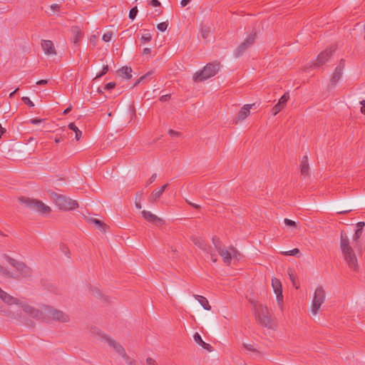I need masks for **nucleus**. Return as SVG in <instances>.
<instances>
[{"label":"nucleus","mask_w":365,"mask_h":365,"mask_svg":"<svg viewBox=\"0 0 365 365\" xmlns=\"http://www.w3.org/2000/svg\"><path fill=\"white\" fill-rule=\"evenodd\" d=\"M340 248L349 267L353 271L358 272L359 264L356 254L350 245V240L346 232L344 230L341 231L340 234Z\"/></svg>","instance_id":"f257e3e1"},{"label":"nucleus","mask_w":365,"mask_h":365,"mask_svg":"<svg viewBox=\"0 0 365 365\" xmlns=\"http://www.w3.org/2000/svg\"><path fill=\"white\" fill-rule=\"evenodd\" d=\"M4 258L19 272V274H17L19 278L20 277L21 278H29L31 277L33 270L24 262L17 261L7 255H4Z\"/></svg>","instance_id":"f03ea898"},{"label":"nucleus","mask_w":365,"mask_h":365,"mask_svg":"<svg viewBox=\"0 0 365 365\" xmlns=\"http://www.w3.org/2000/svg\"><path fill=\"white\" fill-rule=\"evenodd\" d=\"M218 63H207L202 70L195 73L193 80L195 82H201L214 76L219 71Z\"/></svg>","instance_id":"7ed1b4c3"},{"label":"nucleus","mask_w":365,"mask_h":365,"mask_svg":"<svg viewBox=\"0 0 365 365\" xmlns=\"http://www.w3.org/2000/svg\"><path fill=\"white\" fill-rule=\"evenodd\" d=\"M19 201L24 204L27 207L38 211L41 214H48L51 209L50 207L46 205L42 201L31 199L26 197H21Z\"/></svg>","instance_id":"20e7f679"},{"label":"nucleus","mask_w":365,"mask_h":365,"mask_svg":"<svg viewBox=\"0 0 365 365\" xmlns=\"http://www.w3.org/2000/svg\"><path fill=\"white\" fill-rule=\"evenodd\" d=\"M256 318L260 324L268 329L272 328V322L268 309L262 304L255 308Z\"/></svg>","instance_id":"39448f33"},{"label":"nucleus","mask_w":365,"mask_h":365,"mask_svg":"<svg viewBox=\"0 0 365 365\" xmlns=\"http://www.w3.org/2000/svg\"><path fill=\"white\" fill-rule=\"evenodd\" d=\"M56 205L61 209L64 210H75L78 207L76 200H72L68 197L63 195H56Z\"/></svg>","instance_id":"423d86ee"},{"label":"nucleus","mask_w":365,"mask_h":365,"mask_svg":"<svg viewBox=\"0 0 365 365\" xmlns=\"http://www.w3.org/2000/svg\"><path fill=\"white\" fill-rule=\"evenodd\" d=\"M326 297L325 291L322 287H318L315 289L312 304V313L317 314L322 304L324 302Z\"/></svg>","instance_id":"0eeeda50"},{"label":"nucleus","mask_w":365,"mask_h":365,"mask_svg":"<svg viewBox=\"0 0 365 365\" xmlns=\"http://www.w3.org/2000/svg\"><path fill=\"white\" fill-rule=\"evenodd\" d=\"M256 32H252L235 50L234 55L236 58L240 56L249 47L254 44L256 38Z\"/></svg>","instance_id":"6e6552de"},{"label":"nucleus","mask_w":365,"mask_h":365,"mask_svg":"<svg viewBox=\"0 0 365 365\" xmlns=\"http://www.w3.org/2000/svg\"><path fill=\"white\" fill-rule=\"evenodd\" d=\"M335 51V46H330L329 48L325 49L324 51L321 52L317 56L315 65L317 66H320L324 64L327 61H328Z\"/></svg>","instance_id":"1a4fd4ad"},{"label":"nucleus","mask_w":365,"mask_h":365,"mask_svg":"<svg viewBox=\"0 0 365 365\" xmlns=\"http://www.w3.org/2000/svg\"><path fill=\"white\" fill-rule=\"evenodd\" d=\"M48 314L49 316L56 321L60 322H68L70 320V318L68 314H65L61 310L53 309L52 307H50L48 309Z\"/></svg>","instance_id":"9d476101"},{"label":"nucleus","mask_w":365,"mask_h":365,"mask_svg":"<svg viewBox=\"0 0 365 365\" xmlns=\"http://www.w3.org/2000/svg\"><path fill=\"white\" fill-rule=\"evenodd\" d=\"M219 255L222 257L223 262L227 264L230 265L231 264L232 257L234 255L237 253V251L235 248L230 246L229 250H225L222 248L219 251H217Z\"/></svg>","instance_id":"9b49d317"},{"label":"nucleus","mask_w":365,"mask_h":365,"mask_svg":"<svg viewBox=\"0 0 365 365\" xmlns=\"http://www.w3.org/2000/svg\"><path fill=\"white\" fill-rule=\"evenodd\" d=\"M143 217L148 222L153 223L158 227H161L164 225V220L157 215L151 213L150 211L143 210L142 211Z\"/></svg>","instance_id":"f8f14e48"},{"label":"nucleus","mask_w":365,"mask_h":365,"mask_svg":"<svg viewBox=\"0 0 365 365\" xmlns=\"http://www.w3.org/2000/svg\"><path fill=\"white\" fill-rule=\"evenodd\" d=\"M272 286L277 295V302L280 304L283 300L282 283L279 279L274 277L272 279Z\"/></svg>","instance_id":"ddd939ff"},{"label":"nucleus","mask_w":365,"mask_h":365,"mask_svg":"<svg viewBox=\"0 0 365 365\" xmlns=\"http://www.w3.org/2000/svg\"><path fill=\"white\" fill-rule=\"evenodd\" d=\"M289 98V94L286 92L279 100V102L273 107L272 112L274 115L279 113L286 106Z\"/></svg>","instance_id":"4468645a"},{"label":"nucleus","mask_w":365,"mask_h":365,"mask_svg":"<svg viewBox=\"0 0 365 365\" xmlns=\"http://www.w3.org/2000/svg\"><path fill=\"white\" fill-rule=\"evenodd\" d=\"M104 339L106 340L108 345L112 346L118 354L122 356V357L124 359H125L126 356H128L124 348L119 343L116 342L115 341L109 338L108 336H104Z\"/></svg>","instance_id":"2eb2a0df"},{"label":"nucleus","mask_w":365,"mask_h":365,"mask_svg":"<svg viewBox=\"0 0 365 365\" xmlns=\"http://www.w3.org/2000/svg\"><path fill=\"white\" fill-rule=\"evenodd\" d=\"M168 187V184H165L161 187L154 190L148 197V202L150 203L157 202Z\"/></svg>","instance_id":"dca6fc26"},{"label":"nucleus","mask_w":365,"mask_h":365,"mask_svg":"<svg viewBox=\"0 0 365 365\" xmlns=\"http://www.w3.org/2000/svg\"><path fill=\"white\" fill-rule=\"evenodd\" d=\"M18 305H19L21 307L22 310L25 313L29 314L31 317L34 318L38 317L41 315V313L39 312L38 310L34 309V307L26 303L19 301V304H18Z\"/></svg>","instance_id":"f3484780"},{"label":"nucleus","mask_w":365,"mask_h":365,"mask_svg":"<svg viewBox=\"0 0 365 365\" xmlns=\"http://www.w3.org/2000/svg\"><path fill=\"white\" fill-rule=\"evenodd\" d=\"M41 48L46 55H56V51L53 43L50 40H42Z\"/></svg>","instance_id":"a211bd4d"},{"label":"nucleus","mask_w":365,"mask_h":365,"mask_svg":"<svg viewBox=\"0 0 365 365\" xmlns=\"http://www.w3.org/2000/svg\"><path fill=\"white\" fill-rule=\"evenodd\" d=\"M0 299L6 304L9 305L12 304H19V299L16 297H14L6 293L5 291L1 289L0 290Z\"/></svg>","instance_id":"6ab92c4d"},{"label":"nucleus","mask_w":365,"mask_h":365,"mask_svg":"<svg viewBox=\"0 0 365 365\" xmlns=\"http://www.w3.org/2000/svg\"><path fill=\"white\" fill-rule=\"evenodd\" d=\"M252 106V105L251 104H246L242 107L238 113L237 117L236 118L235 123L245 119L250 115Z\"/></svg>","instance_id":"aec40b11"},{"label":"nucleus","mask_w":365,"mask_h":365,"mask_svg":"<svg viewBox=\"0 0 365 365\" xmlns=\"http://www.w3.org/2000/svg\"><path fill=\"white\" fill-rule=\"evenodd\" d=\"M343 70L344 65H339L336 67L330 80L332 86H335L338 83L342 76Z\"/></svg>","instance_id":"412c9836"},{"label":"nucleus","mask_w":365,"mask_h":365,"mask_svg":"<svg viewBox=\"0 0 365 365\" xmlns=\"http://www.w3.org/2000/svg\"><path fill=\"white\" fill-rule=\"evenodd\" d=\"M300 173L304 177L308 176L309 174V165L308 163V156L304 155L300 162Z\"/></svg>","instance_id":"4be33fe9"},{"label":"nucleus","mask_w":365,"mask_h":365,"mask_svg":"<svg viewBox=\"0 0 365 365\" xmlns=\"http://www.w3.org/2000/svg\"><path fill=\"white\" fill-rule=\"evenodd\" d=\"M71 34H73V43L78 45V41L83 36V32L79 26H73L71 27Z\"/></svg>","instance_id":"5701e85b"},{"label":"nucleus","mask_w":365,"mask_h":365,"mask_svg":"<svg viewBox=\"0 0 365 365\" xmlns=\"http://www.w3.org/2000/svg\"><path fill=\"white\" fill-rule=\"evenodd\" d=\"M88 222L96 227H98L101 232H105L107 225L102 221L96 219L91 217L88 219Z\"/></svg>","instance_id":"b1692460"},{"label":"nucleus","mask_w":365,"mask_h":365,"mask_svg":"<svg viewBox=\"0 0 365 365\" xmlns=\"http://www.w3.org/2000/svg\"><path fill=\"white\" fill-rule=\"evenodd\" d=\"M194 339L195 341L199 344L201 346H202L204 349L208 350V351H211L212 350V346L210 344H207L205 343L201 336L197 333L196 332L195 334H194Z\"/></svg>","instance_id":"393cba45"},{"label":"nucleus","mask_w":365,"mask_h":365,"mask_svg":"<svg viewBox=\"0 0 365 365\" xmlns=\"http://www.w3.org/2000/svg\"><path fill=\"white\" fill-rule=\"evenodd\" d=\"M193 297L196 299L202 307L206 310H210L211 306L209 304L208 300L202 296L194 294Z\"/></svg>","instance_id":"a878e982"},{"label":"nucleus","mask_w":365,"mask_h":365,"mask_svg":"<svg viewBox=\"0 0 365 365\" xmlns=\"http://www.w3.org/2000/svg\"><path fill=\"white\" fill-rule=\"evenodd\" d=\"M191 240L200 249L204 251H207L206 244L205 243V241L202 239L198 237H192Z\"/></svg>","instance_id":"bb28decb"},{"label":"nucleus","mask_w":365,"mask_h":365,"mask_svg":"<svg viewBox=\"0 0 365 365\" xmlns=\"http://www.w3.org/2000/svg\"><path fill=\"white\" fill-rule=\"evenodd\" d=\"M120 75L123 77H125L128 79H130L132 77V68L128 66H123L119 71Z\"/></svg>","instance_id":"cd10ccee"},{"label":"nucleus","mask_w":365,"mask_h":365,"mask_svg":"<svg viewBox=\"0 0 365 365\" xmlns=\"http://www.w3.org/2000/svg\"><path fill=\"white\" fill-rule=\"evenodd\" d=\"M68 127L70 130H72L76 133L75 138L76 140H79L81 138L82 132L77 128L76 124L74 123H71L68 124Z\"/></svg>","instance_id":"c85d7f7f"},{"label":"nucleus","mask_w":365,"mask_h":365,"mask_svg":"<svg viewBox=\"0 0 365 365\" xmlns=\"http://www.w3.org/2000/svg\"><path fill=\"white\" fill-rule=\"evenodd\" d=\"M0 273L5 278H12V279H19V276L18 275H15L14 274H13L12 272L9 271L7 269H6L4 267H2V269H1Z\"/></svg>","instance_id":"c756f323"},{"label":"nucleus","mask_w":365,"mask_h":365,"mask_svg":"<svg viewBox=\"0 0 365 365\" xmlns=\"http://www.w3.org/2000/svg\"><path fill=\"white\" fill-rule=\"evenodd\" d=\"M0 273L5 278H12V279H19V276L18 275H15L14 274H13L12 272L9 271L7 269H6L4 267H2V269H1Z\"/></svg>","instance_id":"7c9ffc66"},{"label":"nucleus","mask_w":365,"mask_h":365,"mask_svg":"<svg viewBox=\"0 0 365 365\" xmlns=\"http://www.w3.org/2000/svg\"><path fill=\"white\" fill-rule=\"evenodd\" d=\"M153 74V71H148L147 73L142 76L141 77H140L138 79V81L135 83L134 86H136L138 84H139L141 82H143L145 81H148L151 78Z\"/></svg>","instance_id":"2f4dec72"},{"label":"nucleus","mask_w":365,"mask_h":365,"mask_svg":"<svg viewBox=\"0 0 365 365\" xmlns=\"http://www.w3.org/2000/svg\"><path fill=\"white\" fill-rule=\"evenodd\" d=\"M212 243H213L215 248L216 249L217 251H219L220 250H221L222 248V242L219 237H217L216 236L213 237H212Z\"/></svg>","instance_id":"473e14b6"},{"label":"nucleus","mask_w":365,"mask_h":365,"mask_svg":"<svg viewBox=\"0 0 365 365\" xmlns=\"http://www.w3.org/2000/svg\"><path fill=\"white\" fill-rule=\"evenodd\" d=\"M210 33V28L209 26H202L201 29V35L203 38H207Z\"/></svg>","instance_id":"72a5a7b5"},{"label":"nucleus","mask_w":365,"mask_h":365,"mask_svg":"<svg viewBox=\"0 0 365 365\" xmlns=\"http://www.w3.org/2000/svg\"><path fill=\"white\" fill-rule=\"evenodd\" d=\"M300 252H299V250L297 249V248H294L290 251H287V252H282V255H287V256H294V255H297V254H299Z\"/></svg>","instance_id":"f704fd0d"},{"label":"nucleus","mask_w":365,"mask_h":365,"mask_svg":"<svg viewBox=\"0 0 365 365\" xmlns=\"http://www.w3.org/2000/svg\"><path fill=\"white\" fill-rule=\"evenodd\" d=\"M138 11V10L137 6L132 8L129 11V19H130L131 20L135 19V18L137 16Z\"/></svg>","instance_id":"c9c22d12"},{"label":"nucleus","mask_w":365,"mask_h":365,"mask_svg":"<svg viewBox=\"0 0 365 365\" xmlns=\"http://www.w3.org/2000/svg\"><path fill=\"white\" fill-rule=\"evenodd\" d=\"M362 233H363V231L356 230L355 233L353 236V241L355 242L356 244L358 243V241H359V238L361 237Z\"/></svg>","instance_id":"e433bc0d"},{"label":"nucleus","mask_w":365,"mask_h":365,"mask_svg":"<svg viewBox=\"0 0 365 365\" xmlns=\"http://www.w3.org/2000/svg\"><path fill=\"white\" fill-rule=\"evenodd\" d=\"M151 36L150 34H145V35H143L140 38V42L142 43H145L147 42H149L151 41Z\"/></svg>","instance_id":"4c0bfd02"},{"label":"nucleus","mask_w":365,"mask_h":365,"mask_svg":"<svg viewBox=\"0 0 365 365\" xmlns=\"http://www.w3.org/2000/svg\"><path fill=\"white\" fill-rule=\"evenodd\" d=\"M168 26V22H162L158 24L157 28L159 31L163 32L167 29Z\"/></svg>","instance_id":"58836bf2"},{"label":"nucleus","mask_w":365,"mask_h":365,"mask_svg":"<svg viewBox=\"0 0 365 365\" xmlns=\"http://www.w3.org/2000/svg\"><path fill=\"white\" fill-rule=\"evenodd\" d=\"M21 100L22 101L26 104L29 107H34V103L30 100V98L29 97H22L21 98Z\"/></svg>","instance_id":"ea45409f"},{"label":"nucleus","mask_w":365,"mask_h":365,"mask_svg":"<svg viewBox=\"0 0 365 365\" xmlns=\"http://www.w3.org/2000/svg\"><path fill=\"white\" fill-rule=\"evenodd\" d=\"M128 365H139L136 360L130 358L129 356H126L124 359Z\"/></svg>","instance_id":"a19ab883"},{"label":"nucleus","mask_w":365,"mask_h":365,"mask_svg":"<svg viewBox=\"0 0 365 365\" xmlns=\"http://www.w3.org/2000/svg\"><path fill=\"white\" fill-rule=\"evenodd\" d=\"M284 222V224L288 227H297L296 222L292 220L285 218Z\"/></svg>","instance_id":"79ce46f5"},{"label":"nucleus","mask_w":365,"mask_h":365,"mask_svg":"<svg viewBox=\"0 0 365 365\" xmlns=\"http://www.w3.org/2000/svg\"><path fill=\"white\" fill-rule=\"evenodd\" d=\"M108 71V65H106L103 67V69H102V71L98 73L96 78H101L103 76H104L107 72Z\"/></svg>","instance_id":"37998d69"},{"label":"nucleus","mask_w":365,"mask_h":365,"mask_svg":"<svg viewBox=\"0 0 365 365\" xmlns=\"http://www.w3.org/2000/svg\"><path fill=\"white\" fill-rule=\"evenodd\" d=\"M112 36L113 34L111 32H107L103 35L102 38L104 41L108 42L111 40Z\"/></svg>","instance_id":"c03bdc74"},{"label":"nucleus","mask_w":365,"mask_h":365,"mask_svg":"<svg viewBox=\"0 0 365 365\" xmlns=\"http://www.w3.org/2000/svg\"><path fill=\"white\" fill-rule=\"evenodd\" d=\"M289 279H291V281L292 282V284L293 285L297 288L298 289L299 288V286H297L296 284V276L293 274V273H289Z\"/></svg>","instance_id":"a18cd8bd"},{"label":"nucleus","mask_w":365,"mask_h":365,"mask_svg":"<svg viewBox=\"0 0 365 365\" xmlns=\"http://www.w3.org/2000/svg\"><path fill=\"white\" fill-rule=\"evenodd\" d=\"M146 364L147 365H158L156 361L151 357H148L146 359Z\"/></svg>","instance_id":"49530a36"},{"label":"nucleus","mask_w":365,"mask_h":365,"mask_svg":"<svg viewBox=\"0 0 365 365\" xmlns=\"http://www.w3.org/2000/svg\"><path fill=\"white\" fill-rule=\"evenodd\" d=\"M44 120L43 119H41V118H31L29 122L31 123V124H34V125H36V124H38L41 122H43Z\"/></svg>","instance_id":"de8ad7c7"},{"label":"nucleus","mask_w":365,"mask_h":365,"mask_svg":"<svg viewBox=\"0 0 365 365\" xmlns=\"http://www.w3.org/2000/svg\"><path fill=\"white\" fill-rule=\"evenodd\" d=\"M157 178V174L154 173L151 175V177L148 179V180L147 181V185H150L152 184Z\"/></svg>","instance_id":"09e8293b"},{"label":"nucleus","mask_w":365,"mask_h":365,"mask_svg":"<svg viewBox=\"0 0 365 365\" xmlns=\"http://www.w3.org/2000/svg\"><path fill=\"white\" fill-rule=\"evenodd\" d=\"M186 202H187L189 205L192 206V207L193 208H195V209L199 210V209H200V208H201V207H200V205H197V204L193 203V202H192L191 201H190V200H186Z\"/></svg>","instance_id":"8fccbe9b"},{"label":"nucleus","mask_w":365,"mask_h":365,"mask_svg":"<svg viewBox=\"0 0 365 365\" xmlns=\"http://www.w3.org/2000/svg\"><path fill=\"white\" fill-rule=\"evenodd\" d=\"M115 87V83L114 82H110L108 83H107L105 86V89L106 90H110V89H113Z\"/></svg>","instance_id":"3c124183"},{"label":"nucleus","mask_w":365,"mask_h":365,"mask_svg":"<svg viewBox=\"0 0 365 365\" xmlns=\"http://www.w3.org/2000/svg\"><path fill=\"white\" fill-rule=\"evenodd\" d=\"M168 134L171 136V137H177V136H179L180 135V133L178 132V131H175L174 130H168Z\"/></svg>","instance_id":"603ef678"},{"label":"nucleus","mask_w":365,"mask_h":365,"mask_svg":"<svg viewBox=\"0 0 365 365\" xmlns=\"http://www.w3.org/2000/svg\"><path fill=\"white\" fill-rule=\"evenodd\" d=\"M244 347L247 349V350H249V351H257L256 349H255L253 347L252 345L251 344H244Z\"/></svg>","instance_id":"864d4df0"},{"label":"nucleus","mask_w":365,"mask_h":365,"mask_svg":"<svg viewBox=\"0 0 365 365\" xmlns=\"http://www.w3.org/2000/svg\"><path fill=\"white\" fill-rule=\"evenodd\" d=\"M150 4L154 7L160 6L161 5L160 2L158 0H151L150 1Z\"/></svg>","instance_id":"5fc2aeb1"},{"label":"nucleus","mask_w":365,"mask_h":365,"mask_svg":"<svg viewBox=\"0 0 365 365\" xmlns=\"http://www.w3.org/2000/svg\"><path fill=\"white\" fill-rule=\"evenodd\" d=\"M364 226H365L364 222H359L356 224V230L363 231Z\"/></svg>","instance_id":"6e6d98bb"},{"label":"nucleus","mask_w":365,"mask_h":365,"mask_svg":"<svg viewBox=\"0 0 365 365\" xmlns=\"http://www.w3.org/2000/svg\"><path fill=\"white\" fill-rule=\"evenodd\" d=\"M170 99V94H167V95H163L160 98V101H163V102H165V101H168V100Z\"/></svg>","instance_id":"4d7b16f0"},{"label":"nucleus","mask_w":365,"mask_h":365,"mask_svg":"<svg viewBox=\"0 0 365 365\" xmlns=\"http://www.w3.org/2000/svg\"><path fill=\"white\" fill-rule=\"evenodd\" d=\"M142 197H143V192L142 191L138 192L135 194V200H137V201L141 200Z\"/></svg>","instance_id":"13d9d810"},{"label":"nucleus","mask_w":365,"mask_h":365,"mask_svg":"<svg viewBox=\"0 0 365 365\" xmlns=\"http://www.w3.org/2000/svg\"><path fill=\"white\" fill-rule=\"evenodd\" d=\"M360 104L361 105V112L362 114L365 115V100L360 101Z\"/></svg>","instance_id":"bf43d9fd"},{"label":"nucleus","mask_w":365,"mask_h":365,"mask_svg":"<svg viewBox=\"0 0 365 365\" xmlns=\"http://www.w3.org/2000/svg\"><path fill=\"white\" fill-rule=\"evenodd\" d=\"M50 7L52 10H54V11H58L60 9V6L56 4H53L51 5Z\"/></svg>","instance_id":"052dcab7"},{"label":"nucleus","mask_w":365,"mask_h":365,"mask_svg":"<svg viewBox=\"0 0 365 365\" xmlns=\"http://www.w3.org/2000/svg\"><path fill=\"white\" fill-rule=\"evenodd\" d=\"M47 83H48L47 80L42 79V80L37 81L36 85H38V86L46 85Z\"/></svg>","instance_id":"680f3d73"},{"label":"nucleus","mask_w":365,"mask_h":365,"mask_svg":"<svg viewBox=\"0 0 365 365\" xmlns=\"http://www.w3.org/2000/svg\"><path fill=\"white\" fill-rule=\"evenodd\" d=\"M190 1H191V0H182V1H181V2H180V4H181V6H182V7H184V6H185L186 5H187V4L190 3Z\"/></svg>","instance_id":"e2e57ef3"},{"label":"nucleus","mask_w":365,"mask_h":365,"mask_svg":"<svg viewBox=\"0 0 365 365\" xmlns=\"http://www.w3.org/2000/svg\"><path fill=\"white\" fill-rule=\"evenodd\" d=\"M140 201L141 200H135V205L137 209H141L142 206H141V203H140Z\"/></svg>","instance_id":"0e129e2a"},{"label":"nucleus","mask_w":365,"mask_h":365,"mask_svg":"<svg viewBox=\"0 0 365 365\" xmlns=\"http://www.w3.org/2000/svg\"><path fill=\"white\" fill-rule=\"evenodd\" d=\"M150 51H151L150 48H145L143 49V53H143V55H146V54L150 53Z\"/></svg>","instance_id":"69168bd1"},{"label":"nucleus","mask_w":365,"mask_h":365,"mask_svg":"<svg viewBox=\"0 0 365 365\" xmlns=\"http://www.w3.org/2000/svg\"><path fill=\"white\" fill-rule=\"evenodd\" d=\"M210 257H211V259L213 262H216L217 261V255H215V254H211L210 255Z\"/></svg>","instance_id":"338daca9"},{"label":"nucleus","mask_w":365,"mask_h":365,"mask_svg":"<svg viewBox=\"0 0 365 365\" xmlns=\"http://www.w3.org/2000/svg\"><path fill=\"white\" fill-rule=\"evenodd\" d=\"M6 133V129L1 126L0 124V136Z\"/></svg>","instance_id":"774afa93"}]
</instances>
